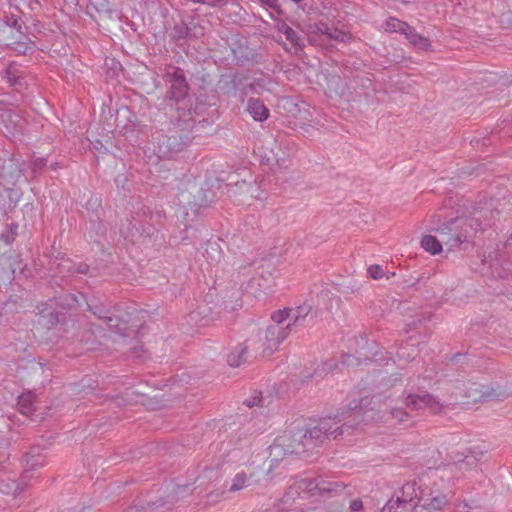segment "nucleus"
<instances>
[{
  "label": "nucleus",
  "mask_w": 512,
  "mask_h": 512,
  "mask_svg": "<svg viewBox=\"0 0 512 512\" xmlns=\"http://www.w3.org/2000/svg\"><path fill=\"white\" fill-rule=\"evenodd\" d=\"M482 211L475 210L471 216H461L442 224L438 229V236L448 250L456 247L467 248L472 244L477 232L483 229Z\"/></svg>",
  "instance_id": "obj_3"
},
{
  "label": "nucleus",
  "mask_w": 512,
  "mask_h": 512,
  "mask_svg": "<svg viewBox=\"0 0 512 512\" xmlns=\"http://www.w3.org/2000/svg\"><path fill=\"white\" fill-rule=\"evenodd\" d=\"M203 257H205L209 266L214 265L221 260V250L216 241L208 242L206 244Z\"/></svg>",
  "instance_id": "obj_19"
},
{
  "label": "nucleus",
  "mask_w": 512,
  "mask_h": 512,
  "mask_svg": "<svg viewBox=\"0 0 512 512\" xmlns=\"http://www.w3.org/2000/svg\"><path fill=\"white\" fill-rule=\"evenodd\" d=\"M411 345L409 343H406L405 345H401L397 352V357L399 359L409 360L414 358V349H412V352H409V347Z\"/></svg>",
  "instance_id": "obj_30"
},
{
  "label": "nucleus",
  "mask_w": 512,
  "mask_h": 512,
  "mask_svg": "<svg viewBox=\"0 0 512 512\" xmlns=\"http://www.w3.org/2000/svg\"><path fill=\"white\" fill-rule=\"evenodd\" d=\"M246 111L255 121L263 122L269 117V110L260 99L249 98Z\"/></svg>",
  "instance_id": "obj_11"
},
{
  "label": "nucleus",
  "mask_w": 512,
  "mask_h": 512,
  "mask_svg": "<svg viewBox=\"0 0 512 512\" xmlns=\"http://www.w3.org/2000/svg\"><path fill=\"white\" fill-rule=\"evenodd\" d=\"M247 346L238 344L228 355L227 362L231 367H239L246 361Z\"/></svg>",
  "instance_id": "obj_16"
},
{
  "label": "nucleus",
  "mask_w": 512,
  "mask_h": 512,
  "mask_svg": "<svg viewBox=\"0 0 512 512\" xmlns=\"http://www.w3.org/2000/svg\"><path fill=\"white\" fill-rule=\"evenodd\" d=\"M290 325L270 324L265 332L263 338V353L272 354L276 351L279 345L289 336L291 332Z\"/></svg>",
  "instance_id": "obj_6"
},
{
  "label": "nucleus",
  "mask_w": 512,
  "mask_h": 512,
  "mask_svg": "<svg viewBox=\"0 0 512 512\" xmlns=\"http://www.w3.org/2000/svg\"><path fill=\"white\" fill-rule=\"evenodd\" d=\"M311 306L309 304H303L298 306L296 309L291 311V322L288 323L290 328L299 325L305 317L310 313Z\"/></svg>",
  "instance_id": "obj_21"
},
{
  "label": "nucleus",
  "mask_w": 512,
  "mask_h": 512,
  "mask_svg": "<svg viewBox=\"0 0 512 512\" xmlns=\"http://www.w3.org/2000/svg\"><path fill=\"white\" fill-rule=\"evenodd\" d=\"M478 468V460L474 455H466L463 459L458 460L448 466L440 469V477L443 478L447 474H453L454 478H459L461 475L476 471Z\"/></svg>",
  "instance_id": "obj_8"
},
{
  "label": "nucleus",
  "mask_w": 512,
  "mask_h": 512,
  "mask_svg": "<svg viewBox=\"0 0 512 512\" xmlns=\"http://www.w3.org/2000/svg\"><path fill=\"white\" fill-rule=\"evenodd\" d=\"M350 512H366L363 502L360 499H355L350 502L349 505Z\"/></svg>",
  "instance_id": "obj_33"
},
{
  "label": "nucleus",
  "mask_w": 512,
  "mask_h": 512,
  "mask_svg": "<svg viewBox=\"0 0 512 512\" xmlns=\"http://www.w3.org/2000/svg\"><path fill=\"white\" fill-rule=\"evenodd\" d=\"M291 311L292 309L284 308L273 312L271 315L272 324L282 325L286 319H291Z\"/></svg>",
  "instance_id": "obj_25"
},
{
  "label": "nucleus",
  "mask_w": 512,
  "mask_h": 512,
  "mask_svg": "<svg viewBox=\"0 0 512 512\" xmlns=\"http://www.w3.org/2000/svg\"><path fill=\"white\" fill-rule=\"evenodd\" d=\"M25 120L17 108L0 101V129L7 135H15L20 132Z\"/></svg>",
  "instance_id": "obj_4"
},
{
  "label": "nucleus",
  "mask_w": 512,
  "mask_h": 512,
  "mask_svg": "<svg viewBox=\"0 0 512 512\" xmlns=\"http://www.w3.org/2000/svg\"><path fill=\"white\" fill-rule=\"evenodd\" d=\"M278 30L286 36V39L291 43L295 49H301L303 46L300 35L292 29L288 24L281 23L278 25Z\"/></svg>",
  "instance_id": "obj_18"
},
{
  "label": "nucleus",
  "mask_w": 512,
  "mask_h": 512,
  "mask_svg": "<svg viewBox=\"0 0 512 512\" xmlns=\"http://www.w3.org/2000/svg\"><path fill=\"white\" fill-rule=\"evenodd\" d=\"M330 370H332V365L328 364V363H323L321 369L317 370L315 372V376L316 377H320V376H322L323 372H327V371H330Z\"/></svg>",
  "instance_id": "obj_34"
},
{
  "label": "nucleus",
  "mask_w": 512,
  "mask_h": 512,
  "mask_svg": "<svg viewBox=\"0 0 512 512\" xmlns=\"http://www.w3.org/2000/svg\"><path fill=\"white\" fill-rule=\"evenodd\" d=\"M94 315L98 316L100 319H103L105 320L106 324L109 326V327H116L117 326V320L114 319L113 317L111 316H108V312L106 311H103L102 309H92Z\"/></svg>",
  "instance_id": "obj_29"
},
{
  "label": "nucleus",
  "mask_w": 512,
  "mask_h": 512,
  "mask_svg": "<svg viewBox=\"0 0 512 512\" xmlns=\"http://www.w3.org/2000/svg\"><path fill=\"white\" fill-rule=\"evenodd\" d=\"M88 270V266L87 265H81L78 269V272L79 273H86Z\"/></svg>",
  "instance_id": "obj_36"
},
{
  "label": "nucleus",
  "mask_w": 512,
  "mask_h": 512,
  "mask_svg": "<svg viewBox=\"0 0 512 512\" xmlns=\"http://www.w3.org/2000/svg\"><path fill=\"white\" fill-rule=\"evenodd\" d=\"M7 46L10 47L11 49H13L18 54H23V55L32 49L31 46L29 45V43H27L25 41H15L13 43H8Z\"/></svg>",
  "instance_id": "obj_28"
},
{
  "label": "nucleus",
  "mask_w": 512,
  "mask_h": 512,
  "mask_svg": "<svg viewBox=\"0 0 512 512\" xmlns=\"http://www.w3.org/2000/svg\"><path fill=\"white\" fill-rule=\"evenodd\" d=\"M447 503V499L444 495H437L433 497L428 504V509L430 511H438L441 510Z\"/></svg>",
  "instance_id": "obj_27"
},
{
  "label": "nucleus",
  "mask_w": 512,
  "mask_h": 512,
  "mask_svg": "<svg viewBox=\"0 0 512 512\" xmlns=\"http://www.w3.org/2000/svg\"><path fill=\"white\" fill-rule=\"evenodd\" d=\"M404 35L418 50L427 51L431 46L429 39L417 33L411 26H408Z\"/></svg>",
  "instance_id": "obj_13"
},
{
  "label": "nucleus",
  "mask_w": 512,
  "mask_h": 512,
  "mask_svg": "<svg viewBox=\"0 0 512 512\" xmlns=\"http://www.w3.org/2000/svg\"><path fill=\"white\" fill-rule=\"evenodd\" d=\"M326 512H336V511L329 510V511H326Z\"/></svg>",
  "instance_id": "obj_38"
},
{
  "label": "nucleus",
  "mask_w": 512,
  "mask_h": 512,
  "mask_svg": "<svg viewBox=\"0 0 512 512\" xmlns=\"http://www.w3.org/2000/svg\"><path fill=\"white\" fill-rule=\"evenodd\" d=\"M260 399H258V397H255L253 400H246L245 401V404L248 406V407H253L255 405H258Z\"/></svg>",
  "instance_id": "obj_35"
},
{
  "label": "nucleus",
  "mask_w": 512,
  "mask_h": 512,
  "mask_svg": "<svg viewBox=\"0 0 512 512\" xmlns=\"http://www.w3.org/2000/svg\"><path fill=\"white\" fill-rule=\"evenodd\" d=\"M351 39V34L347 31L330 27L327 24L320 23L315 26L309 34V40L315 45H322L325 42L338 41L347 42Z\"/></svg>",
  "instance_id": "obj_5"
},
{
  "label": "nucleus",
  "mask_w": 512,
  "mask_h": 512,
  "mask_svg": "<svg viewBox=\"0 0 512 512\" xmlns=\"http://www.w3.org/2000/svg\"><path fill=\"white\" fill-rule=\"evenodd\" d=\"M272 84L271 79L269 78H258L252 81L247 87V90H250L253 93H261L264 90H270L269 85Z\"/></svg>",
  "instance_id": "obj_23"
},
{
  "label": "nucleus",
  "mask_w": 512,
  "mask_h": 512,
  "mask_svg": "<svg viewBox=\"0 0 512 512\" xmlns=\"http://www.w3.org/2000/svg\"><path fill=\"white\" fill-rule=\"evenodd\" d=\"M360 416L358 405L350 408L347 412H342L334 418L327 417L319 421V423L303 432L298 430L293 434H283L278 436L274 443L270 446V462L275 465L285 458L293 455H303L314 448L321 446L324 441L330 437L336 439L352 428L347 422L338 425L341 421L351 417L354 420Z\"/></svg>",
  "instance_id": "obj_1"
},
{
  "label": "nucleus",
  "mask_w": 512,
  "mask_h": 512,
  "mask_svg": "<svg viewBox=\"0 0 512 512\" xmlns=\"http://www.w3.org/2000/svg\"><path fill=\"white\" fill-rule=\"evenodd\" d=\"M382 512H417V506L414 503L404 502L399 497L390 499L382 508Z\"/></svg>",
  "instance_id": "obj_12"
},
{
  "label": "nucleus",
  "mask_w": 512,
  "mask_h": 512,
  "mask_svg": "<svg viewBox=\"0 0 512 512\" xmlns=\"http://www.w3.org/2000/svg\"><path fill=\"white\" fill-rule=\"evenodd\" d=\"M2 77L13 87H22L24 85L22 71L15 65L10 64L4 71Z\"/></svg>",
  "instance_id": "obj_14"
},
{
  "label": "nucleus",
  "mask_w": 512,
  "mask_h": 512,
  "mask_svg": "<svg viewBox=\"0 0 512 512\" xmlns=\"http://www.w3.org/2000/svg\"><path fill=\"white\" fill-rule=\"evenodd\" d=\"M422 491L416 482H408L402 486L400 500L413 503L415 499H419Z\"/></svg>",
  "instance_id": "obj_15"
},
{
  "label": "nucleus",
  "mask_w": 512,
  "mask_h": 512,
  "mask_svg": "<svg viewBox=\"0 0 512 512\" xmlns=\"http://www.w3.org/2000/svg\"><path fill=\"white\" fill-rule=\"evenodd\" d=\"M41 320L45 325L53 326L58 322V317L53 311H49L45 315H41Z\"/></svg>",
  "instance_id": "obj_32"
},
{
  "label": "nucleus",
  "mask_w": 512,
  "mask_h": 512,
  "mask_svg": "<svg viewBox=\"0 0 512 512\" xmlns=\"http://www.w3.org/2000/svg\"><path fill=\"white\" fill-rule=\"evenodd\" d=\"M170 83L169 97L176 101L183 99L187 95L188 84L182 70L176 68L173 72L167 74Z\"/></svg>",
  "instance_id": "obj_10"
},
{
  "label": "nucleus",
  "mask_w": 512,
  "mask_h": 512,
  "mask_svg": "<svg viewBox=\"0 0 512 512\" xmlns=\"http://www.w3.org/2000/svg\"><path fill=\"white\" fill-rule=\"evenodd\" d=\"M498 396L499 395L492 387L476 382L469 384L464 395L466 398L465 404H476L482 401H490L496 399Z\"/></svg>",
  "instance_id": "obj_7"
},
{
  "label": "nucleus",
  "mask_w": 512,
  "mask_h": 512,
  "mask_svg": "<svg viewBox=\"0 0 512 512\" xmlns=\"http://www.w3.org/2000/svg\"><path fill=\"white\" fill-rule=\"evenodd\" d=\"M34 395L29 392L23 394L18 399L19 411L28 417L32 416L34 412Z\"/></svg>",
  "instance_id": "obj_20"
},
{
  "label": "nucleus",
  "mask_w": 512,
  "mask_h": 512,
  "mask_svg": "<svg viewBox=\"0 0 512 512\" xmlns=\"http://www.w3.org/2000/svg\"><path fill=\"white\" fill-rule=\"evenodd\" d=\"M390 414L400 424L409 425L411 422L409 414L402 408H392Z\"/></svg>",
  "instance_id": "obj_26"
},
{
  "label": "nucleus",
  "mask_w": 512,
  "mask_h": 512,
  "mask_svg": "<svg viewBox=\"0 0 512 512\" xmlns=\"http://www.w3.org/2000/svg\"><path fill=\"white\" fill-rule=\"evenodd\" d=\"M444 243L441 241V237L439 239L432 235H426L421 240L422 248L431 253L432 255H436L442 251V246Z\"/></svg>",
  "instance_id": "obj_17"
},
{
  "label": "nucleus",
  "mask_w": 512,
  "mask_h": 512,
  "mask_svg": "<svg viewBox=\"0 0 512 512\" xmlns=\"http://www.w3.org/2000/svg\"><path fill=\"white\" fill-rule=\"evenodd\" d=\"M10 27H16L18 26V21L16 19H13L11 24H8Z\"/></svg>",
  "instance_id": "obj_37"
},
{
  "label": "nucleus",
  "mask_w": 512,
  "mask_h": 512,
  "mask_svg": "<svg viewBox=\"0 0 512 512\" xmlns=\"http://www.w3.org/2000/svg\"><path fill=\"white\" fill-rule=\"evenodd\" d=\"M406 406L411 410H429L431 413H439L442 410V404L430 394L408 395Z\"/></svg>",
  "instance_id": "obj_9"
},
{
  "label": "nucleus",
  "mask_w": 512,
  "mask_h": 512,
  "mask_svg": "<svg viewBox=\"0 0 512 512\" xmlns=\"http://www.w3.org/2000/svg\"><path fill=\"white\" fill-rule=\"evenodd\" d=\"M408 24L406 22L400 21L397 18H389L385 22V30L388 32H400L405 34L406 29L408 28Z\"/></svg>",
  "instance_id": "obj_22"
},
{
  "label": "nucleus",
  "mask_w": 512,
  "mask_h": 512,
  "mask_svg": "<svg viewBox=\"0 0 512 512\" xmlns=\"http://www.w3.org/2000/svg\"><path fill=\"white\" fill-rule=\"evenodd\" d=\"M343 488L342 485L321 477L295 478L281 498V509L286 512H304L301 500L329 496L342 491Z\"/></svg>",
  "instance_id": "obj_2"
},
{
  "label": "nucleus",
  "mask_w": 512,
  "mask_h": 512,
  "mask_svg": "<svg viewBox=\"0 0 512 512\" xmlns=\"http://www.w3.org/2000/svg\"><path fill=\"white\" fill-rule=\"evenodd\" d=\"M368 274L373 279H380L383 276V269L379 265H371L368 269Z\"/></svg>",
  "instance_id": "obj_31"
},
{
  "label": "nucleus",
  "mask_w": 512,
  "mask_h": 512,
  "mask_svg": "<svg viewBox=\"0 0 512 512\" xmlns=\"http://www.w3.org/2000/svg\"><path fill=\"white\" fill-rule=\"evenodd\" d=\"M250 478L243 472L237 473L233 478L230 491L237 492L249 486Z\"/></svg>",
  "instance_id": "obj_24"
}]
</instances>
